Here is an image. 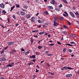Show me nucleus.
Returning <instances> with one entry per match:
<instances>
[{
    "label": "nucleus",
    "instance_id": "f257e3e1",
    "mask_svg": "<svg viewBox=\"0 0 79 79\" xmlns=\"http://www.w3.org/2000/svg\"><path fill=\"white\" fill-rule=\"evenodd\" d=\"M6 59L5 58V57H2L0 58V61L1 62H3L4 61H6Z\"/></svg>",
    "mask_w": 79,
    "mask_h": 79
},
{
    "label": "nucleus",
    "instance_id": "f03ea898",
    "mask_svg": "<svg viewBox=\"0 0 79 79\" xmlns=\"http://www.w3.org/2000/svg\"><path fill=\"white\" fill-rule=\"evenodd\" d=\"M14 44V42L12 41L9 42L8 43V46H12V45H13Z\"/></svg>",
    "mask_w": 79,
    "mask_h": 79
},
{
    "label": "nucleus",
    "instance_id": "7ed1b4c3",
    "mask_svg": "<svg viewBox=\"0 0 79 79\" xmlns=\"http://www.w3.org/2000/svg\"><path fill=\"white\" fill-rule=\"evenodd\" d=\"M72 76L73 74L71 73L68 74L66 75V77L67 78H69L72 77Z\"/></svg>",
    "mask_w": 79,
    "mask_h": 79
},
{
    "label": "nucleus",
    "instance_id": "20e7f679",
    "mask_svg": "<svg viewBox=\"0 0 79 79\" xmlns=\"http://www.w3.org/2000/svg\"><path fill=\"white\" fill-rule=\"evenodd\" d=\"M50 3L53 5H57V3L55 2L54 0H52V1H51Z\"/></svg>",
    "mask_w": 79,
    "mask_h": 79
},
{
    "label": "nucleus",
    "instance_id": "39448f33",
    "mask_svg": "<svg viewBox=\"0 0 79 79\" xmlns=\"http://www.w3.org/2000/svg\"><path fill=\"white\" fill-rule=\"evenodd\" d=\"M68 69V67L66 66H64L61 68V70H67Z\"/></svg>",
    "mask_w": 79,
    "mask_h": 79
},
{
    "label": "nucleus",
    "instance_id": "423d86ee",
    "mask_svg": "<svg viewBox=\"0 0 79 79\" xmlns=\"http://www.w3.org/2000/svg\"><path fill=\"white\" fill-rule=\"evenodd\" d=\"M70 15H71V16L73 17V18H75V15H74V13L72 12H69Z\"/></svg>",
    "mask_w": 79,
    "mask_h": 79
},
{
    "label": "nucleus",
    "instance_id": "0eeeda50",
    "mask_svg": "<svg viewBox=\"0 0 79 79\" xmlns=\"http://www.w3.org/2000/svg\"><path fill=\"white\" fill-rule=\"evenodd\" d=\"M20 14L21 15H22V16H24L26 15V13L25 12H23L22 11H21L20 12Z\"/></svg>",
    "mask_w": 79,
    "mask_h": 79
},
{
    "label": "nucleus",
    "instance_id": "6e6552de",
    "mask_svg": "<svg viewBox=\"0 0 79 79\" xmlns=\"http://www.w3.org/2000/svg\"><path fill=\"white\" fill-rule=\"evenodd\" d=\"M0 7L2 8H5V5L4 4L2 3L0 4Z\"/></svg>",
    "mask_w": 79,
    "mask_h": 79
},
{
    "label": "nucleus",
    "instance_id": "1a4fd4ad",
    "mask_svg": "<svg viewBox=\"0 0 79 79\" xmlns=\"http://www.w3.org/2000/svg\"><path fill=\"white\" fill-rule=\"evenodd\" d=\"M54 25L55 26H57L58 23H57V22H56L55 21H54Z\"/></svg>",
    "mask_w": 79,
    "mask_h": 79
},
{
    "label": "nucleus",
    "instance_id": "9d476101",
    "mask_svg": "<svg viewBox=\"0 0 79 79\" xmlns=\"http://www.w3.org/2000/svg\"><path fill=\"white\" fill-rule=\"evenodd\" d=\"M31 16V15L28 14L25 16L27 18H30Z\"/></svg>",
    "mask_w": 79,
    "mask_h": 79
},
{
    "label": "nucleus",
    "instance_id": "9b49d317",
    "mask_svg": "<svg viewBox=\"0 0 79 79\" xmlns=\"http://www.w3.org/2000/svg\"><path fill=\"white\" fill-rule=\"evenodd\" d=\"M54 20H55L54 21H55L56 22H58V18H57V17H54Z\"/></svg>",
    "mask_w": 79,
    "mask_h": 79
},
{
    "label": "nucleus",
    "instance_id": "f8f14e48",
    "mask_svg": "<svg viewBox=\"0 0 79 79\" xmlns=\"http://www.w3.org/2000/svg\"><path fill=\"white\" fill-rule=\"evenodd\" d=\"M23 53L24 54H25V55H28L29 53V52L28 51L27 52H23Z\"/></svg>",
    "mask_w": 79,
    "mask_h": 79
},
{
    "label": "nucleus",
    "instance_id": "ddd939ff",
    "mask_svg": "<svg viewBox=\"0 0 79 79\" xmlns=\"http://www.w3.org/2000/svg\"><path fill=\"white\" fill-rule=\"evenodd\" d=\"M40 23L43 24L44 23V20L40 18Z\"/></svg>",
    "mask_w": 79,
    "mask_h": 79
},
{
    "label": "nucleus",
    "instance_id": "4468645a",
    "mask_svg": "<svg viewBox=\"0 0 79 79\" xmlns=\"http://www.w3.org/2000/svg\"><path fill=\"white\" fill-rule=\"evenodd\" d=\"M70 44H74L75 45H77V44L75 43H74V42L72 41V42H70Z\"/></svg>",
    "mask_w": 79,
    "mask_h": 79
},
{
    "label": "nucleus",
    "instance_id": "2eb2a0df",
    "mask_svg": "<svg viewBox=\"0 0 79 79\" xmlns=\"http://www.w3.org/2000/svg\"><path fill=\"white\" fill-rule=\"evenodd\" d=\"M48 8H49V9H50V10H52V9H53V7H52V6H48Z\"/></svg>",
    "mask_w": 79,
    "mask_h": 79
},
{
    "label": "nucleus",
    "instance_id": "dca6fc26",
    "mask_svg": "<svg viewBox=\"0 0 79 79\" xmlns=\"http://www.w3.org/2000/svg\"><path fill=\"white\" fill-rule=\"evenodd\" d=\"M23 5H24V8H26V9H27V5L24 4H23Z\"/></svg>",
    "mask_w": 79,
    "mask_h": 79
},
{
    "label": "nucleus",
    "instance_id": "f3484780",
    "mask_svg": "<svg viewBox=\"0 0 79 79\" xmlns=\"http://www.w3.org/2000/svg\"><path fill=\"white\" fill-rule=\"evenodd\" d=\"M56 10L57 11H59L60 10V8H56Z\"/></svg>",
    "mask_w": 79,
    "mask_h": 79
},
{
    "label": "nucleus",
    "instance_id": "a211bd4d",
    "mask_svg": "<svg viewBox=\"0 0 79 79\" xmlns=\"http://www.w3.org/2000/svg\"><path fill=\"white\" fill-rule=\"evenodd\" d=\"M72 35L73 37H77V35H76L75 34H73Z\"/></svg>",
    "mask_w": 79,
    "mask_h": 79
},
{
    "label": "nucleus",
    "instance_id": "6ab92c4d",
    "mask_svg": "<svg viewBox=\"0 0 79 79\" xmlns=\"http://www.w3.org/2000/svg\"><path fill=\"white\" fill-rule=\"evenodd\" d=\"M44 14H45V15H48V12L47 11H45L44 12Z\"/></svg>",
    "mask_w": 79,
    "mask_h": 79
},
{
    "label": "nucleus",
    "instance_id": "aec40b11",
    "mask_svg": "<svg viewBox=\"0 0 79 79\" xmlns=\"http://www.w3.org/2000/svg\"><path fill=\"white\" fill-rule=\"evenodd\" d=\"M31 64H34V63L33 62H29L28 64V65H31Z\"/></svg>",
    "mask_w": 79,
    "mask_h": 79
},
{
    "label": "nucleus",
    "instance_id": "412c9836",
    "mask_svg": "<svg viewBox=\"0 0 79 79\" xmlns=\"http://www.w3.org/2000/svg\"><path fill=\"white\" fill-rule=\"evenodd\" d=\"M15 8V6H13L12 7H11V9L10 10V11H12V10H13V9H14Z\"/></svg>",
    "mask_w": 79,
    "mask_h": 79
},
{
    "label": "nucleus",
    "instance_id": "4be33fe9",
    "mask_svg": "<svg viewBox=\"0 0 79 79\" xmlns=\"http://www.w3.org/2000/svg\"><path fill=\"white\" fill-rule=\"evenodd\" d=\"M63 2L66 3V4H68V2L66 1V0H62Z\"/></svg>",
    "mask_w": 79,
    "mask_h": 79
},
{
    "label": "nucleus",
    "instance_id": "5701e85b",
    "mask_svg": "<svg viewBox=\"0 0 79 79\" xmlns=\"http://www.w3.org/2000/svg\"><path fill=\"white\" fill-rule=\"evenodd\" d=\"M30 41H31V42H34V39H33V38L32 37H31V40H30Z\"/></svg>",
    "mask_w": 79,
    "mask_h": 79
},
{
    "label": "nucleus",
    "instance_id": "b1692460",
    "mask_svg": "<svg viewBox=\"0 0 79 79\" xmlns=\"http://www.w3.org/2000/svg\"><path fill=\"white\" fill-rule=\"evenodd\" d=\"M13 18L14 19H16V17L15 16V15H14L12 16Z\"/></svg>",
    "mask_w": 79,
    "mask_h": 79
},
{
    "label": "nucleus",
    "instance_id": "393cba45",
    "mask_svg": "<svg viewBox=\"0 0 79 79\" xmlns=\"http://www.w3.org/2000/svg\"><path fill=\"white\" fill-rule=\"evenodd\" d=\"M38 30H36L32 31V32H38Z\"/></svg>",
    "mask_w": 79,
    "mask_h": 79
},
{
    "label": "nucleus",
    "instance_id": "a878e982",
    "mask_svg": "<svg viewBox=\"0 0 79 79\" xmlns=\"http://www.w3.org/2000/svg\"><path fill=\"white\" fill-rule=\"evenodd\" d=\"M60 18L61 21H63V20L64 19V18L61 16L60 17Z\"/></svg>",
    "mask_w": 79,
    "mask_h": 79
},
{
    "label": "nucleus",
    "instance_id": "bb28decb",
    "mask_svg": "<svg viewBox=\"0 0 79 79\" xmlns=\"http://www.w3.org/2000/svg\"><path fill=\"white\" fill-rule=\"evenodd\" d=\"M2 13H3V14H6V11H5V10H3L2 11Z\"/></svg>",
    "mask_w": 79,
    "mask_h": 79
},
{
    "label": "nucleus",
    "instance_id": "cd10ccee",
    "mask_svg": "<svg viewBox=\"0 0 79 79\" xmlns=\"http://www.w3.org/2000/svg\"><path fill=\"white\" fill-rule=\"evenodd\" d=\"M63 27L64 28H66V29H68V27L66 26V25H63Z\"/></svg>",
    "mask_w": 79,
    "mask_h": 79
},
{
    "label": "nucleus",
    "instance_id": "c85d7f7f",
    "mask_svg": "<svg viewBox=\"0 0 79 79\" xmlns=\"http://www.w3.org/2000/svg\"><path fill=\"white\" fill-rule=\"evenodd\" d=\"M67 69L72 70V69H73L71 68V67H67Z\"/></svg>",
    "mask_w": 79,
    "mask_h": 79
},
{
    "label": "nucleus",
    "instance_id": "c756f323",
    "mask_svg": "<svg viewBox=\"0 0 79 79\" xmlns=\"http://www.w3.org/2000/svg\"><path fill=\"white\" fill-rule=\"evenodd\" d=\"M32 58L33 59H35V55H33L32 56Z\"/></svg>",
    "mask_w": 79,
    "mask_h": 79
},
{
    "label": "nucleus",
    "instance_id": "7c9ffc66",
    "mask_svg": "<svg viewBox=\"0 0 79 79\" xmlns=\"http://www.w3.org/2000/svg\"><path fill=\"white\" fill-rule=\"evenodd\" d=\"M66 45H68L69 46H70V47H71V46H73V45H72L70 44H66Z\"/></svg>",
    "mask_w": 79,
    "mask_h": 79
},
{
    "label": "nucleus",
    "instance_id": "2f4dec72",
    "mask_svg": "<svg viewBox=\"0 0 79 79\" xmlns=\"http://www.w3.org/2000/svg\"><path fill=\"white\" fill-rule=\"evenodd\" d=\"M8 23H10V18L8 17L7 19Z\"/></svg>",
    "mask_w": 79,
    "mask_h": 79
},
{
    "label": "nucleus",
    "instance_id": "473e14b6",
    "mask_svg": "<svg viewBox=\"0 0 79 79\" xmlns=\"http://www.w3.org/2000/svg\"><path fill=\"white\" fill-rule=\"evenodd\" d=\"M15 5L17 8H19V7L20 6H19V5L15 4Z\"/></svg>",
    "mask_w": 79,
    "mask_h": 79
},
{
    "label": "nucleus",
    "instance_id": "72a5a7b5",
    "mask_svg": "<svg viewBox=\"0 0 79 79\" xmlns=\"http://www.w3.org/2000/svg\"><path fill=\"white\" fill-rule=\"evenodd\" d=\"M48 73H49V74H51V75H55V73H50V72H48Z\"/></svg>",
    "mask_w": 79,
    "mask_h": 79
},
{
    "label": "nucleus",
    "instance_id": "f704fd0d",
    "mask_svg": "<svg viewBox=\"0 0 79 79\" xmlns=\"http://www.w3.org/2000/svg\"><path fill=\"white\" fill-rule=\"evenodd\" d=\"M31 22H33V23H35V21L34 20H33L32 19H31Z\"/></svg>",
    "mask_w": 79,
    "mask_h": 79
},
{
    "label": "nucleus",
    "instance_id": "c9c22d12",
    "mask_svg": "<svg viewBox=\"0 0 79 79\" xmlns=\"http://www.w3.org/2000/svg\"><path fill=\"white\" fill-rule=\"evenodd\" d=\"M44 34V31L40 32V35H42V34Z\"/></svg>",
    "mask_w": 79,
    "mask_h": 79
},
{
    "label": "nucleus",
    "instance_id": "e433bc0d",
    "mask_svg": "<svg viewBox=\"0 0 79 79\" xmlns=\"http://www.w3.org/2000/svg\"><path fill=\"white\" fill-rule=\"evenodd\" d=\"M62 32L64 34H67V32L66 31H62Z\"/></svg>",
    "mask_w": 79,
    "mask_h": 79
},
{
    "label": "nucleus",
    "instance_id": "4c0bfd02",
    "mask_svg": "<svg viewBox=\"0 0 79 79\" xmlns=\"http://www.w3.org/2000/svg\"><path fill=\"white\" fill-rule=\"evenodd\" d=\"M64 13H65V14H66V15L67 16H68V13H67L66 12L64 11Z\"/></svg>",
    "mask_w": 79,
    "mask_h": 79
},
{
    "label": "nucleus",
    "instance_id": "58836bf2",
    "mask_svg": "<svg viewBox=\"0 0 79 79\" xmlns=\"http://www.w3.org/2000/svg\"><path fill=\"white\" fill-rule=\"evenodd\" d=\"M31 19H33L34 20L35 19V17H32L31 18Z\"/></svg>",
    "mask_w": 79,
    "mask_h": 79
},
{
    "label": "nucleus",
    "instance_id": "ea45409f",
    "mask_svg": "<svg viewBox=\"0 0 79 79\" xmlns=\"http://www.w3.org/2000/svg\"><path fill=\"white\" fill-rule=\"evenodd\" d=\"M57 43L58 44H59V45H61V43H60V42L59 41H57Z\"/></svg>",
    "mask_w": 79,
    "mask_h": 79
},
{
    "label": "nucleus",
    "instance_id": "a19ab883",
    "mask_svg": "<svg viewBox=\"0 0 79 79\" xmlns=\"http://www.w3.org/2000/svg\"><path fill=\"white\" fill-rule=\"evenodd\" d=\"M68 52H72V51L71 50H68Z\"/></svg>",
    "mask_w": 79,
    "mask_h": 79
},
{
    "label": "nucleus",
    "instance_id": "79ce46f5",
    "mask_svg": "<svg viewBox=\"0 0 79 79\" xmlns=\"http://www.w3.org/2000/svg\"><path fill=\"white\" fill-rule=\"evenodd\" d=\"M7 68H8V67H7L6 65L4 66V69H5Z\"/></svg>",
    "mask_w": 79,
    "mask_h": 79
},
{
    "label": "nucleus",
    "instance_id": "37998d69",
    "mask_svg": "<svg viewBox=\"0 0 79 79\" xmlns=\"http://www.w3.org/2000/svg\"><path fill=\"white\" fill-rule=\"evenodd\" d=\"M8 48V46H6L4 48V50H7Z\"/></svg>",
    "mask_w": 79,
    "mask_h": 79
},
{
    "label": "nucleus",
    "instance_id": "c03bdc74",
    "mask_svg": "<svg viewBox=\"0 0 79 79\" xmlns=\"http://www.w3.org/2000/svg\"><path fill=\"white\" fill-rule=\"evenodd\" d=\"M36 77V75H34L33 76V79H34Z\"/></svg>",
    "mask_w": 79,
    "mask_h": 79
},
{
    "label": "nucleus",
    "instance_id": "a18cd8bd",
    "mask_svg": "<svg viewBox=\"0 0 79 79\" xmlns=\"http://www.w3.org/2000/svg\"><path fill=\"white\" fill-rule=\"evenodd\" d=\"M75 15H78L79 14V13H77V12H76V13H75Z\"/></svg>",
    "mask_w": 79,
    "mask_h": 79
},
{
    "label": "nucleus",
    "instance_id": "49530a36",
    "mask_svg": "<svg viewBox=\"0 0 79 79\" xmlns=\"http://www.w3.org/2000/svg\"><path fill=\"white\" fill-rule=\"evenodd\" d=\"M39 52H36V54L37 55H39Z\"/></svg>",
    "mask_w": 79,
    "mask_h": 79
},
{
    "label": "nucleus",
    "instance_id": "de8ad7c7",
    "mask_svg": "<svg viewBox=\"0 0 79 79\" xmlns=\"http://www.w3.org/2000/svg\"><path fill=\"white\" fill-rule=\"evenodd\" d=\"M4 51V50H2V51L1 52V53L2 54L3 53V52Z\"/></svg>",
    "mask_w": 79,
    "mask_h": 79
},
{
    "label": "nucleus",
    "instance_id": "09e8293b",
    "mask_svg": "<svg viewBox=\"0 0 79 79\" xmlns=\"http://www.w3.org/2000/svg\"><path fill=\"white\" fill-rule=\"evenodd\" d=\"M18 25H19V23H16L15 24V26H18Z\"/></svg>",
    "mask_w": 79,
    "mask_h": 79
},
{
    "label": "nucleus",
    "instance_id": "8fccbe9b",
    "mask_svg": "<svg viewBox=\"0 0 79 79\" xmlns=\"http://www.w3.org/2000/svg\"><path fill=\"white\" fill-rule=\"evenodd\" d=\"M46 65L48 67H49L50 66V65L49 64H46Z\"/></svg>",
    "mask_w": 79,
    "mask_h": 79
},
{
    "label": "nucleus",
    "instance_id": "3c124183",
    "mask_svg": "<svg viewBox=\"0 0 79 79\" xmlns=\"http://www.w3.org/2000/svg\"><path fill=\"white\" fill-rule=\"evenodd\" d=\"M11 64V65H12L13 66H14V63H13V62H12L11 63V64Z\"/></svg>",
    "mask_w": 79,
    "mask_h": 79
},
{
    "label": "nucleus",
    "instance_id": "603ef678",
    "mask_svg": "<svg viewBox=\"0 0 79 79\" xmlns=\"http://www.w3.org/2000/svg\"><path fill=\"white\" fill-rule=\"evenodd\" d=\"M72 9L73 10H74L76 9V7H75L74 6H73Z\"/></svg>",
    "mask_w": 79,
    "mask_h": 79
},
{
    "label": "nucleus",
    "instance_id": "864d4df0",
    "mask_svg": "<svg viewBox=\"0 0 79 79\" xmlns=\"http://www.w3.org/2000/svg\"><path fill=\"white\" fill-rule=\"evenodd\" d=\"M62 6H63L62 4H60V5H59V7H60V8H61V7H62Z\"/></svg>",
    "mask_w": 79,
    "mask_h": 79
},
{
    "label": "nucleus",
    "instance_id": "5fc2aeb1",
    "mask_svg": "<svg viewBox=\"0 0 79 79\" xmlns=\"http://www.w3.org/2000/svg\"><path fill=\"white\" fill-rule=\"evenodd\" d=\"M21 20H24V19H25V18H23V17L21 19Z\"/></svg>",
    "mask_w": 79,
    "mask_h": 79
},
{
    "label": "nucleus",
    "instance_id": "6e6d98bb",
    "mask_svg": "<svg viewBox=\"0 0 79 79\" xmlns=\"http://www.w3.org/2000/svg\"><path fill=\"white\" fill-rule=\"evenodd\" d=\"M68 23H69V25H71V23H70V22H69V21H68Z\"/></svg>",
    "mask_w": 79,
    "mask_h": 79
},
{
    "label": "nucleus",
    "instance_id": "4d7b16f0",
    "mask_svg": "<svg viewBox=\"0 0 79 79\" xmlns=\"http://www.w3.org/2000/svg\"><path fill=\"white\" fill-rule=\"evenodd\" d=\"M0 26H1V27H3V28H4V27H4V26H3L2 25V24H0Z\"/></svg>",
    "mask_w": 79,
    "mask_h": 79
},
{
    "label": "nucleus",
    "instance_id": "13d9d810",
    "mask_svg": "<svg viewBox=\"0 0 79 79\" xmlns=\"http://www.w3.org/2000/svg\"><path fill=\"white\" fill-rule=\"evenodd\" d=\"M50 45L51 46H53V45H54V44H50Z\"/></svg>",
    "mask_w": 79,
    "mask_h": 79
},
{
    "label": "nucleus",
    "instance_id": "bf43d9fd",
    "mask_svg": "<svg viewBox=\"0 0 79 79\" xmlns=\"http://www.w3.org/2000/svg\"><path fill=\"white\" fill-rule=\"evenodd\" d=\"M7 67H10V64H8L7 65H6Z\"/></svg>",
    "mask_w": 79,
    "mask_h": 79
},
{
    "label": "nucleus",
    "instance_id": "052dcab7",
    "mask_svg": "<svg viewBox=\"0 0 79 79\" xmlns=\"http://www.w3.org/2000/svg\"><path fill=\"white\" fill-rule=\"evenodd\" d=\"M38 72H39V71L37 69H36L35 72L36 73H38Z\"/></svg>",
    "mask_w": 79,
    "mask_h": 79
},
{
    "label": "nucleus",
    "instance_id": "680f3d73",
    "mask_svg": "<svg viewBox=\"0 0 79 79\" xmlns=\"http://www.w3.org/2000/svg\"><path fill=\"white\" fill-rule=\"evenodd\" d=\"M66 51V50H63V52H64V53Z\"/></svg>",
    "mask_w": 79,
    "mask_h": 79
},
{
    "label": "nucleus",
    "instance_id": "e2e57ef3",
    "mask_svg": "<svg viewBox=\"0 0 79 79\" xmlns=\"http://www.w3.org/2000/svg\"><path fill=\"white\" fill-rule=\"evenodd\" d=\"M63 16H65V17L67 16V15H66V14H63Z\"/></svg>",
    "mask_w": 79,
    "mask_h": 79
},
{
    "label": "nucleus",
    "instance_id": "0e129e2a",
    "mask_svg": "<svg viewBox=\"0 0 79 79\" xmlns=\"http://www.w3.org/2000/svg\"><path fill=\"white\" fill-rule=\"evenodd\" d=\"M43 27H45V28H46V27H47V26H46V25H44L43 26Z\"/></svg>",
    "mask_w": 79,
    "mask_h": 79
},
{
    "label": "nucleus",
    "instance_id": "69168bd1",
    "mask_svg": "<svg viewBox=\"0 0 79 79\" xmlns=\"http://www.w3.org/2000/svg\"><path fill=\"white\" fill-rule=\"evenodd\" d=\"M12 51L14 52H16V51L14 50H12Z\"/></svg>",
    "mask_w": 79,
    "mask_h": 79
},
{
    "label": "nucleus",
    "instance_id": "338daca9",
    "mask_svg": "<svg viewBox=\"0 0 79 79\" xmlns=\"http://www.w3.org/2000/svg\"><path fill=\"white\" fill-rule=\"evenodd\" d=\"M35 60H32V61H33V62H34V63H35Z\"/></svg>",
    "mask_w": 79,
    "mask_h": 79
},
{
    "label": "nucleus",
    "instance_id": "774afa93",
    "mask_svg": "<svg viewBox=\"0 0 79 79\" xmlns=\"http://www.w3.org/2000/svg\"><path fill=\"white\" fill-rule=\"evenodd\" d=\"M1 79H5L4 78L2 77H1Z\"/></svg>",
    "mask_w": 79,
    "mask_h": 79
}]
</instances>
